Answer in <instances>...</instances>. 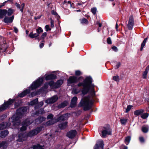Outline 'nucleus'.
Segmentation results:
<instances>
[{"instance_id": "nucleus-1", "label": "nucleus", "mask_w": 149, "mask_h": 149, "mask_svg": "<svg viewBox=\"0 0 149 149\" xmlns=\"http://www.w3.org/2000/svg\"><path fill=\"white\" fill-rule=\"evenodd\" d=\"M92 79L91 77H87L82 82L79 83L77 85L78 87L73 89L72 92L75 94L82 92V94L85 95L90 91L91 97L88 96L84 97L81 100L80 103V106H83L85 111L88 110L92 107L94 100L93 98L95 95L94 91V85L92 84Z\"/></svg>"}, {"instance_id": "nucleus-2", "label": "nucleus", "mask_w": 149, "mask_h": 149, "mask_svg": "<svg viewBox=\"0 0 149 149\" xmlns=\"http://www.w3.org/2000/svg\"><path fill=\"white\" fill-rule=\"evenodd\" d=\"M27 111V108L25 107H22L17 111L15 114L10 119V121H11L13 123L14 126L19 125L20 124V118L22 117L23 115Z\"/></svg>"}, {"instance_id": "nucleus-3", "label": "nucleus", "mask_w": 149, "mask_h": 149, "mask_svg": "<svg viewBox=\"0 0 149 149\" xmlns=\"http://www.w3.org/2000/svg\"><path fill=\"white\" fill-rule=\"evenodd\" d=\"M42 126L38 127L34 130L30 131L28 133H21L19 134L17 141L19 142H22L26 139L28 137H31L37 134L42 130Z\"/></svg>"}, {"instance_id": "nucleus-4", "label": "nucleus", "mask_w": 149, "mask_h": 149, "mask_svg": "<svg viewBox=\"0 0 149 149\" xmlns=\"http://www.w3.org/2000/svg\"><path fill=\"white\" fill-rule=\"evenodd\" d=\"M70 113H66L60 116L58 118V119L56 120L53 118L54 116L52 114H50L47 116V119H51L47 122L46 125L47 126H48L52 125L58 121L67 120L68 118L70 116Z\"/></svg>"}, {"instance_id": "nucleus-5", "label": "nucleus", "mask_w": 149, "mask_h": 149, "mask_svg": "<svg viewBox=\"0 0 149 149\" xmlns=\"http://www.w3.org/2000/svg\"><path fill=\"white\" fill-rule=\"evenodd\" d=\"M63 81L62 80L58 81L56 83L53 81H50L49 83H46L45 84L44 87L46 89L48 88L49 85L50 87H52L54 88H58L63 83Z\"/></svg>"}, {"instance_id": "nucleus-6", "label": "nucleus", "mask_w": 149, "mask_h": 149, "mask_svg": "<svg viewBox=\"0 0 149 149\" xmlns=\"http://www.w3.org/2000/svg\"><path fill=\"white\" fill-rule=\"evenodd\" d=\"M43 80L42 78H39L33 82L30 86V88L31 90L35 89L39 86L42 82Z\"/></svg>"}, {"instance_id": "nucleus-7", "label": "nucleus", "mask_w": 149, "mask_h": 149, "mask_svg": "<svg viewBox=\"0 0 149 149\" xmlns=\"http://www.w3.org/2000/svg\"><path fill=\"white\" fill-rule=\"evenodd\" d=\"M111 134V130L109 127H103L102 131L101 136L105 137L107 135H110Z\"/></svg>"}, {"instance_id": "nucleus-8", "label": "nucleus", "mask_w": 149, "mask_h": 149, "mask_svg": "<svg viewBox=\"0 0 149 149\" xmlns=\"http://www.w3.org/2000/svg\"><path fill=\"white\" fill-rule=\"evenodd\" d=\"M13 101V100L10 99L6 102H5L3 104L0 106V112L3 111L7 108Z\"/></svg>"}, {"instance_id": "nucleus-9", "label": "nucleus", "mask_w": 149, "mask_h": 149, "mask_svg": "<svg viewBox=\"0 0 149 149\" xmlns=\"http://www.w3.org/2000/svg\"><path fill=\"white\" fill-rule=\"evenodd\" d=\"M134 23V19L133 16L131 15L129 19L128 23L127 24V27L129 30L132 29Z\"/></svg>"}, {"instance_id": "nucleus-10", "label": "nucleus", "mask_w": 149, "mask_h": 149, "mask_svg": "<svg viewBox=\"0 0 149 149\" xmlns=\"http://www.w3.org/2000/svg\"><path fill=\"white\" fill-rule=\"evenodd\" d=\"M33 121L31 122L29 119H27L25 121H24L22 123V127L20 129L21 131H23L26 130V126L30 125L32 123Z\"/></svg>"}, {"instance_id": "nucleus-11", "label": "nucleus", "mask_w": 149, "mask_h": 149, "mask_svg": "<svg viewBox=\"0 0 149 149\" xmlns=\"http://www.w3.org/2000/svg\"><path fill=\"white\" fill-rule=\"evenodd\" d=\"M94 149H103V143L102 140L97 141Z\"/></svg>"}, {"instance_id": "nucleus-12", "label": "nucleus", "mask_w": 149, "mask_h": 149, "mask_svg": "<svg viewBox=\"0 0 149 149\" xmlns=\"http://www.w3.org/2000/svg\"><path fill=\"white\" fill-rule=\"evenodd\" d=\"M58 99V97L57 95L53 96L51 98L47 99L46 102L48 104H52L56 102Z\"/></svg>"}, {"instance_id": "nucleus-13", "label": "nucleus", "mask_w": 149, "mask_h": 149, "mask_svg": "<svg viewBox=\"0 0 149 149\" xmlns=\"http://www.w3.org/2000/svg\"><path fill=\"white\" fill-rule=\"evenodd\" d=\"M78 79L77 77L75 76H70L68 80V84L75 83L78 82Z\"/></svg>"}, {"instance_id": "nucleus-14", "label": "nucleus", "mask_w": 149, "mask_h": 149, "mask_svg": "<svg viewBox=\"0 0 149 149\" xmlns=\"http://www.w3.org/2000/svg\"><path fill=\"white\" fill-rule=\"evenodd\" d=\"M77 134V131L75 130H71L68 132L67 136L70 138H72L74 137Z\"/></svg>"}, {"instance_id": "nucleus-15", "label": "nucleus", "mask_w": 149, "mask_h": 149, "mask_svg": "<svg viewBox=\"0 0 149 149\" xmlns=\"http://www.w3.org/2000/svg\"><path fill=\"white\" fill-rule=\"evenodd\" d=\"M14 16L13 15L10 17L6 16L3 19V22L6 23L8 24L12 22L14 19Z\"/></svg>"}, {"instance_id": "nucleus-16", "label": "nucleus", "mask_w": 149, "mask_h": 149, "mask_svg": "<svg viewBox=\"0 0 149 149\" xmlns=\"http://www.w3.org/2000/svg\"><path fill=\"white\" fill-rule=\"evenodd\" d=\"M10 125V123L9 122H3L0 124V130L9 127Z\"/></svg>"}, {"instance_id": "nucleus-17", "label": "nucleus", "mask_w": 149, "mask_h": 149, "mask_svg": "<svg viewBox=\"0 0 149 149\" xmlns=\"http://www.w3.org/2000/svg\"><path fill=\"white\" fill-rule=\"evenodd\" d=\"M77 100V97H73L71 100L70 106L71 107H73L76 106Z\"/></svg>"}, {"instance_id": "nucleus-18", "label": "nucleus", "mask_w": 149, "mask_h": 149, "mask_svg": "<svg viewBox=\"0 0 149 149\" xmlns=\"http://www.w3.org/2000/svg\"><path fill=\"white\" fill-rule=\"evenodd\" d=\"M149 114L147 113H140V117L143 119L145 121L143 123H146L147 121V118L148 117Z\"/></svg>"}, {"instance_id": "nucleus-19", "label": "nucleus", "mask_w": 149, "mask_h": 149, "mask_svg": "<svg viewBox=\"0 0 149 149\" xmlns=\"http://www.w3.org/2000/svg\"><path fill=\"white\" fill-rule=\"evenodd\" d=\"M30 92V90L28 89L24 91L21 93L19 94L18 96L19 97H22L28 94H29Z\"/></svg>"}, {"instance_id": "nucleus-20", "label": "nucleus", "mask_w": 149, "mask_h": 149, "mask_svg": "<svg viewBox=\"0 0 149 149\" xmlns=\"http://www.w3.org/2000/svg\"><path fill=\"white\" fill-rule=\"evenodd\" d=\"M7 10L6 9H0V18H2L6 15Z\"/></svg>"}, {"instance_id": "nucleus-21", "label": "nucleus", "mask_w": 149, "mask_h": 149, "mask_svg": "<svg viewBox=\"0 0 149 149\" xmlns=\"http://www.w3.org/2000/svg\"><path fill=\"white\" fill-rule=\"evenodd\" d=\"M56 78V76L54 74H50L47 75L45 77L46 80H49L52 79H55Z\"/></svg>"}, {"instance_id": "nucleus-22", "label": "nucleus", "mask_w": 149, "mask_h": 149, "mask_svg": "<svg viewBox=\"0 0 149 149\" xmlns=\"http://www.w3.org/2000/svg\"><path fill=\"white\" fill-rule=\"evenodd\" d=\"M9 133L8 130H6L2 131L0 133V137L1 138H4L7 136Z\"/></svg>"}, {"instance_id": "nucleus-23", "label": "nucleus", "mask_w": 149, "mask_h": 149, "mask_svg": "<svg viewBox=\"0 0 149 149\" xmlns=\"http://www.w3.org/2000/svg\"><path fill=\"white\" fill-rule=\"evenodd\" d=\"M67 123L68 122L66 121L61 123L59 125V127L61 129H65L67 126Z\"/></svg>"}, {"instance_id": "nucleus-24", "label": "nucleus", "mask_w": 149, "mask_h": 149, "mask_svg": "<svg viewBox=\"0 0 149 149\" xmlns=\"http://www.w3.org/2000/svg\"><path fill=\"white\" fill-rule=\"evenodd\" d=\"M15 6L17 8L20 9V10L22 12H23V8L25 6V4L24 3H22L20 6L19 4L17 3H16Z\"/></svg>"}, {"instance_id": "nucleus-25", "label": "nucleus", "mask_w": 149, "mask_h": 149, "mask_svg": "<svg viewBox=\"0 0 149 149\" xmlns=\"http://www.w3.org/2000/svg\"><path fill=\"white\" fill-rule=\"evenodd\" d=\"M8 146L7 143L6 142H3L0 143V148L2 147L3 149H6Z\"/></svg>"}, {"instance_id": "nucleus-26", "label": "nucleus", "mask_w": 149, "mask_h": 149, "mask_svg": "<svg viewBox=\"0 0 149 149\" xmlns=\"http://www.w3.org/2000/svg\"><path fill=\"white\" fill-rule=\"evenodd\" d=\"M29 37L31 38H37L39 36L38 35V34L37 33H33V32H31L29 36Z\"/></svg>"}, {"instance_id": "nucleus-27", "label": "nucleus", "mask_w": 149, "mask_h": 149, "mask_svg": "<svg viewBox=\"0 0 149 149\" xmlns=\"http://www.w3.org/2000/svg\"><path fill=\"white\" fill-rule=\"evenodd\" d=\"M68 104V102L67 101H64L63 103H61L58 106V107L59 108H64Z\"/></svg>"}, {"instance_id": "nucleus-28", "label": "nucleus", "mask_w": 149, "mask_h": 149, "mask_svg": "<svg viewBox=\"0 0 149 149\" xmlns=\"http://www.w3.org/2000/svg\"><path fill=\"white\" fill-rule=\"evenodd\" d=\"M148 38H145L144 40L143 41V42L142 43L141 45V47H140V51H142L143 50V47H144V46L145 45V44H146V43L147 42V40Z\"/></svg>"}, {"instance_id": "nucleus-29", "label": "nucleus", "mask_w": 149, "mask_h": 149, "mask_svg": "<svg viewBox=\"0 0 149 149\" xmlns=\"http://www.w3.org/2000/svg\"><path fill=\"white\" fill-rule=\"evenodd\" d=\"M149 130V127L148 126H144L142 128V131L144 133H147Z\"/></svg>"}, {"instance_id": "nucleus-30", "label": "nucleus", "mask_w": 149, "mask_h": 149, "mask_svg": "<svg viewBox=\"0 0 149 149\" xmlns=\"http://www.w3.org/2000/svg\"><path fill=\"white\" fill-rule=\"evenodd\" d=\"M36 31L38 35L39 36V35L43 32V30L40 27H38L36 30Z\"/></svg>"}, {"instance_id": "nucleus-31", "label": "nucleus", "mask_w": 149, "mask_h": 149, "mask_svg": "<svg viewBox=\"0 0 149 149\" xmlns=\"http://www.w3.org/2000/svg\"><path fill=\"white\" fill-rule=\"evenodd\" d=\"M43 146H41L39 144L33 146L32 147L33 149H43Z\"/></svg>"}, {"instance_id": "nucleus-32", "label": "nucleus", "mask_w": 149, "mask_h": 149, "mask_svg": "<svg viewBox=\"0 0 149 149\" xmlns=\"http://www.w3.org/2000/svg\"><path fill=\"white\" fill-rule=\"evenodd\" d=\"M45 113V112L43 109H40L38 111H36L35 114L38 115L39 114H42Z\"/></svg>"}, {"instance_id": "nucleus-33", "label": "nucleus", "mask_w": 149, "mask_h": 149, "mask_svg": "<svg viewBox=\"0 0 149 149\" xmlns=\"http://www.w3.org/2000/svg\"><path fill=\"white\" fill-rule=\"evenodd\" d=\"M131 137L130 136H128L126 137L125 140V142L127 145H128L130 141Z\"/></svg>"}, {"instance_id": "nucleus-34", "label": "nucleus", "mask_w": 149, "mask_h": 149, "mask_svg": "<svg viewBox=\"0 0 149 149\" xmlns=\"http://www.w3.org/2000/svg\"><path fill=\"white\" fill-rule=\"evenodd\" d=\"M38 102V98H36L35 100L31 101L29 103V104L31 105H33L37 104Z\"/></svg>"}, {"instance_id": "nucleus-35", "label": "nucleus", "mask_w": 149, "mask_h": 149, "mask_svg": "<svg viewBox=\"0 0 149 149\" xmlns=\"http://www.w3.org/2000/svg\"><path fill=\"white\" fill-rule=\"evenodd\" d=\"M14 12V10H13L11 8H9L8 10H7V14L8 16H10Z\"/></svg>"}, {"instance_id": "nucleus-36", "label": "nucleus", "mask_w": 149, "mask_h": 149, "mask_svg": "<svg viewBox=\"0 0 149 149\" xmlns=\"http://www.w3.org/2000/svg\"><path fill=\"white\" fill-rule=\"evenodd\" d=\"M127 119L125 118H121L120 120V122L122 125H125L127 122Z\"/></svg>"}, {"instance_id": "nucleus-37", "label": "nucleus", "mask_w": 149, "mask_h": 149, "mask_svg": "<svg viewBox=\"0 0 149 149\" xmlns=\"http://www.w3.org/2000/svg\"><path fill=\"white\" fill-rule=\"evenodd\" d=\"M148 72V71L145 69L144 71L143 72L142 74V77L144 79H146V78L147 74Z\"/></svg>"}, {"instance_id": "nucleus-38", "label": "nucleus", "mask_w": 149, "mask_h": 149, "mask_svg": "<svg viewBox=\"0 0 149 149\" xmlns=\"http://www.w3.org/2000/svg\"><path fill=\"white\" fill-rule=\"evenodd\" d=\"M91 11L92 13L95 15L97 12V8L95 7L91 9Z\"/></svg>"}, {"instance_id": "nucleus-39", "label": "nucleus", "mask_w": 149, "mask_h": 149, "mask_svg": "<svg viewBox=\"0 0 149 149\" xmlns=\"http://www.w3.org/2000/svg\"><path fill=\"white\" fill-rule=\"evenodd\" d=\"M88 21L86 19L83 18L82 19L81 22L82 24H86L88 23Z\"/></svg>"}, {"instance_id": "nucleus-40", "label": "nucleus", "mask_w": 149, "mask_h": 149, "mask_svg": "<svg viewBox=\"0 0 149 149\" xmlns=\"http://www.w3.org/2000/svg\"><path fill=\"white\" fill-rule=\"evenodd\" d=\"M132 107V105H128L127 108V109H126L125 112L126 113L128 112V111H129L131 109Z\"/></svg>"}, {"instance_id": "nucleus-41", "label": "nucleus", "mask_w": 149, "mask_h": 149, "mask_svg": "<svg viewBox=\"0 0 149 149\" xmlns=\"http://www.w3.org/2000/svg\"><path fill=\"white\" fill-rule=\"evenodd\" d=\"M113 79L116 81H118L119 80V77L118 76H116L113 77Z\"/></svg>"}, {"instance_id": "nucleus-42", "label": "nucleus", "mask_w": 149, "mask_h": 149, "mask_svg": "<svg viewBox=\"0 0 149 149\" xmlns=\"http://www.w3.org/2000/svg\"><path fill=\"white\" fill-rule=\"evenodd\" d=\"M47 33L46 32L43 33L41 36V38L44 40L47 36Z\"/></svg>"}, {"instance_id": "nucleus-43", "label": "nucleus", "mask_w": 149, "mask_h": 149, "mask_svg": "<svg viewBox=\"0 0 149 149\" xmlns=\"http://www.w3.org/2000/svg\"><path fill=\"white\" fill-rule=\"evenodd\" d=\"M45 29L46 31H48L51 30V28L48 25H46L45 26Z\"/></svg>"}, {"instance_id": "nucleus-44", "label": "nucleus", "mask_w": 149, "mask_h": 149, "mask_svg": "<svg viewBox=\"0 0 149 149\" xmlns=\"http://www.w3.org/2000/svg\"><path fill=\"white\" fill-rule=\"evenodd\" d=\"M46 118L42 117H39L38 118H37V120H40L41 121V123L42 121L45 120Z\"/></svg>"}, {"instance_id": "nucleus-45", "label": "nucleus", "mask_w": 149, "mask_h": 149, "mask_svg": "<svg viewBox=\"0 0 149 149\" xmlns=\"http://www.w3.org/2000/svg\"><path fill=\"white\" fill-rule=\"evenodd\" d=\"M107 42L108 44H111L112 43L111 40L110 38L109 37L107 39Z\"/></svg>"}, {"instance_id": "nucleus-46", "label": "nucleus", "mask_w": 149, "mask_h": 149, "mask_svg": "<svg viewBox=\"0 0 149 149\" xmlns=\"http://www.w3.org/2000/svg\"><path fill=\"white\" fill-rule=\"evenodd\" d=\"M81 74V72L79 70H77L75 72V74L77 76H79Z\"/></svg>"}, {"instance_id": "nucleus-47", "label": "nucleus", "mask_w": 149, "mask_h": 149, "mask_svg": "<svg viewBox=\"0 0 149 149\" xmlns=\"http://www.w3.org/2000/svg\"><path fill=\"white\" fill-rule=\"evenodd\" d=\"M67 5V1L66 0H65L63 2L62 7L64 8H66V7L65 6V5Z\"/></svg>"}, {"instance_id": "nucleus-48", "label": "nucleus", "mask_w": 149, "mask_h": 149, "mask_svg": "<svg viewBox=\"0 0 149 149\" xmlns=\"http://www.w3.org/2000/svg\"><path fill=\"white\" fill-rule=\"evenodd\" d=\"M134 115L138 116L140 115V110H137L135 111L134 112Z\"/></svg>"}, {"instance_id": "nucleus-49", "label": "nucleus", "mask_w": 149, "mask_h": 149, "mask_svg": "<svg viewBox=\"0 0 149 149\" xmlns=\"http://www.w3.org/2000/svg\"><path fill=\"white\" fill-rule=\"evenodd\" d=\"M120 149H127V147L124 145H122L120 147Z\"/></svg>"}, {"instance_id": "nucleus-50", "label": "nucleus", "mask_w": 149, "mask_h": 149, "mask_svg": "<svg viewBox=\"0 0 149 149\" xmlns=\"http://www.w3.org/2000/svg\"><path fill=\"white\" fill-rule=\"evenodd\" d=\"M50 23L51 27L52 28H53L54 27V21L51 19V20Z\"/></svg>"}, {"instance_id": "nucleus-51", "label": "nucleus", "mask_w": 149, "mask_h": 149, "mask_svg": "<svg viewBox=\"0 0 149 149\" xmlns=\"http://www.w3.org/2000/svg\"><path fill=\"white\" fill-rule=\"evenodd\" d=\"M120 62L118 63L115 66V68L116 69H118L120 66Z\"/></svg>"}, {"instance_id": "nucleus-52", "label": "nucleus", "mask_w": 149, "mask_h": 149, "mask_svg": "<svg viewBox=\"0 0 149 149\" xmlns=\"http://www.w3.org/2000/svg\"><path fill=\"white\" fill-rule=\"evenodd\" d=\"M35 123L36 124H39L41 123V121H40V120H37V119L35 120Z\"/></svg>"}, {"instance_id": "nucleus-53", "label": "nucleus", "mask_w": 149, "mask_h": 149, "mask_svg": "<svg viewBox=\"0 0 149 149\" xmlns=\"http://www.w3.org/2000/svg\"><path fill=\"white\" fill-rule=\"evenodd\" d=\"M51 13L52 15H57V13H56V12L54 10H52L51 12Z\"/></svg>"}, {"instance_id": "nucleus-54", "label": "nucleus", "mask_w": 149, "mask_h": 149, "mask_svg": "<svg viewBox=\"0 0 149 149\" xmlns=\"http://www.w3.org/2000/svg\"><path fill=\"white\" fill-rule=\"evenodd\" d=\"M112 49H113L114 51H116L118 50V49L117 47L115 46L113 47L112 48Z\"/></svg>"}, {"instance_id": "nucleus-55", "label": "nucleus", "mask_w": 149, "mask_h": 149, "mask_svg": "<svg viewBox=\"0 0 149 149\" xmlns=\"http://www.w3.org/2000/svg\"><path fill=\"white\" fill-rule=\"evenodd\" d=\"M44 46V43L43 42H41L40 45V47L41 48H42Z\"/></svg>"}, {"instance_id": "nucleus-56", "label": "nucleus", "mask_w": 149, "mask_h": 149, "mask_svg": "<svg viewBox=\"0 0 149 149\" xmlns=\"http://www.w3.org/2000/svg\"><path fill=\"white\" fill-rule=\"evenodd\" d=\"M43 104V102H40L39 104V107H41L42 106Z\"/></svg>"}, {"instance_id": "nucleus-57", "label": "nucleus", "mask_w": 149, "mask_h": 149, "mask_svg": "<svg viewBox=\"0 0 149 149\" xmlns=\"http://www.w3.org/2000/svg\"><path fill=\"white\" fill-rule=\"evenodd\" d=\"M14 30L15 32L16 33H17L18 32V30L17 29L16 27H14Z\"/></svg>"}, {"instance_id": "nucleus-58", "label": "nucleus", "mask_w": 149, "mask_h": 149, "mask_svg": "<svg viewBox=\"0 0 149 149\" xmlns=\"http://www.w3.org/2000/svg\"><path fill=\"white\" fill-rule=\"evenodd\" d=\"M140 142H144V139L143 137H140Z\"/></svg>"}, {"instance_id": "nucleus-59", "label": "nucleus", "mask_w": 149, "mask_h": 149, "mask_svg": "<svg viewBox=\"0 0 149 149\" xmlns=\"http://www.w3.org/2000/svg\"><path fill=\"white\" fill-rule=\"evenodd\" d=\"M36 95V93H34V92L32 93H31V97H33V96Z\"/></svg>"}, {"instance_id": "nucleus-60", "label": "nucleus", "mask_w": 149, "mask_h": 149, "mask_svg": "<svg viewBox=\"0 0 149 149\" xmlns=\"http://www.w3.org/2000/svg\"><path fill=\"white\" fill-rule=\"evenodd\" d=\"M97 24L98 25L99 27H100L102 26V24L101 23H100L99 22H97Z\"/></svg>"}, {"instance_id": "nucleus-61", "label": "nucleus", "mask_w": 149, "mask_h": 149, "mask_svg": "<svg viewBox=\"0 0 149 149\" xmlns=\"http://www.w3.org/2000/svg\"><path fill=\"white\" fill-rule=\"evenodd\" d=\"M118 25L117 23H116V29L117 30V31H118Z\"/></svg>"}, {"instance_id": "nucleus-62", "label": "nucleus", "mask_w": 149, "mask_h": 149, "mask_svg": "<svg viewBox=\"0 0 149 149\" xmlns=\"http://www.w3.org/2000/svg\"><path fill=\"white\" fill-rule=\"evenodd\" d=\"M67 4H70V5L71 7L72 6V5L71 4V2L70 1H68L67 2Z\"/></svg>"}, {"instance_id": "nucleus-63", "label": "nucleus", "mask_w": 149, "mask_h": 149, "mask_svg": "<svg viewBox=\"0 0 149 149\" xmlns=\"http://www.w3.org/2000/svg\"><path fill=\"white\" fill-rule=\"evenodd\" d=\"M146 70L148 71L149 70V65L146 68Z\"/></svg>"}, {"instance_id": "nucleus-64", "label": "nucleus", "mask_w": 149, "mask_h": 149, "mask_svg": "<svg viewBox=\"0 0 149 149\" xmlns=\"http://www.w3.org/2000/svg\"><path fill=\"white\" fill-rule=\"evenodd\" d=\"M144 111L143 109H140V113H143V112Z\"/></svg>"}]
</instances>
